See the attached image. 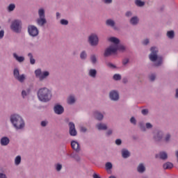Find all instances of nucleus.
I'll list each match as a JSON object with an SVG mask.
<instances>
[{"mask_svg":"<svg viewBox=\"0 0 178 178\" xmlns=\"http://www.w3.org/2000/svg\"><path fill=\"white\" fill-rule=\"evenodd\" d=\"M38 97L42 102H48V101H50L51 98H52V93H51V90L47 88H41L38 92Z\"/></svg>","mask_w":178,"mask_h":178,"instance_id":"nucleus-1","label":"nucleus"},{"mask_svg":"<svg viewBox=\"0 0 178 178\" xmlns=\"http://www.w3.org/2000/svg\"><path fill=\"white\" fill-rule=\"evenodd\" d=\"M24 79H26L24 74H22L17 78V80L20 81V83H23V81H24Z\"/></svg>","mask_w":178,"mask_h":178,"instance_id":"nucleus-31","label":"nucleus"},{"mask_svg":"<svg viewBox=\"0 0 178 178\" xmlns=\"http://www.w3.org/2000/svg\"><path fill=\"white\" fill-rule=\"evenodd\" d=\"M81 131H83V133H86L87 131V129L86 127H81Z\"/></svg>","mask_w":178,"mask_h":178,"instance_id":"nucleus-53","label":"nucleus"},{"mask_svg":"<svg viewBox=\"0 0 178 178\" xmlns=\"http://www.w3.org/2000/svg\"><path fill=\"white\" fill-rule=\"evenodd\" d=\"M143 115H147L148 114V109H143L142 110Z\"/></svg>","mask_w":178,"mask_h":178,"instance_id":"nucleus-43","label":"nucleus"},{"mask_svg":"<svg viewBox=\"0 0 178 178\" xmlns=\"http://www.w3.org/2000/svg\"><path fill=\"white\" fill-rule=\"evenodd\" d=\"M167 36L168 37V38H173L175 37V31H170L167 32Z\"/></svg>","mask_w":178,"mask_h":178,"instance_id":"nucleus-29","label":"nucleus"},{"mask_svg":"<svg viewBox=\"0 0 178 178\" xmlns=\"http://www.w3.org/2000/svg\"><path fill=\"white\" fill-rule=\"evenodd\" d=\"M93 178H101V177H99V175H98L97 174H93Z\"/></svg>","mask_w":178,"mask_h":178,"instance_id":"nucleus-55","label":"nucleus"},{"mask_svg":"<svg viewBox=\"0 0 178 178\" xmlns=\"http://www.w3.org/2000/svg\"><path fill=\"white\" fill-rule=\"evenodd\" d=\"M60 24H63V26H67V24H69V22H67V20L66 19H61Z\"/></svg>","mask_w":178,"mask_h":178,"instance_id":"nucleus-37","label":"nucleus"},{"mask_svg":"<svg viewBox=\"0 0 178 178\" xmlns=\"http://www.w3.org/2000/svg\"><path fill=\"white\" fill-rule=\"evenodd\" d=\"M35 74L40 81H42L44 79H47L49 76V72L48 71L43 72L41 71V69H38L35 71Z\"/></svg>","mask_w":178,"mask_h":178,"instance_id":"nucleus-7","label":"nucleus"},{"mask_svg":"<svg viewBox=\"0 0 178 178\" xmlns=\"http://www.w3.org/2000/svg\"><path fill=\"white\" fill-rule=\"evenodd\" d=\"M127 80L123 79V83H127Z\"/></svg>","mask_w":178,"mask_h":178,"instance_id":"nucleus-60","label":"nucleus"},{"mask_svg":"<svg viewBox=\"0 0 178 178\" xmlns=\"http://www.w3.org/2000/svg\"><path fill=\"white\" fill-rule=\"evenodd\" d=\"M121 79H122V76H121L120 74H114V76H113V79H114V80L118 81V80H120Z\"/></svg>","mask_w":178,"mask_h":178,"instance_id":"nucleus-34","label":"nucleus"},{"mask_svg":"<svg viewBox=\"0 0 178 178\" xmlns=\"http://www.w3.org/2000/svg\"><path fill=\"white\" fill-rule=\"evenodd\" d=\"M108 41H110V42H113V44H111V45H116V47H118V48H119L120 47H123V45L119 44V42H120V40H119V39L118 38L111 37V38H108Z\"/></svg>","mask_w":178,"mask_h":178,"instance_id":"nucleus-11","label":"nucleus"},{"mask_svg":"<svg viewBox=\"0 0 178 178\" xmlns=\"http://www.w3.org/2000/svg\"><path fill=\"white\" fill-rule=\"evenodd\" d=\"M124 49H126L124 46H120V47H118L116 45H111L105 50L104 55L106 58L108 56H111L112 54H116L117 51H124Z\"/></svg>","mask_w":178,"mask_h":178,"instance_id":"nucleus-4","label":"nucleus"},{"mask_svg":"<svg viewBox=\"0 0 178 178\" xmlns=\"http://www.w3.org/2000/svg\"><path fill=\"white\" fill-rule=\"evenodd\" d=\"M22 95L23 98H24L25 97H27V92H26L25 90H22Z\"/></svg>","mask_w":178,"mask_h":178,"instance_id":"nucleus-47","label":"nucleus"},{"mask_svg":"<svg viewBox=\"0 0 178 178\" xmlns=\"http://www.w3.org/2000/svg\"><path fill=\"white\" fill-rule=\"evenodd\" d=\"M126 16H127L128 17L131 16V12L129 11L126 13Z\"/></svg>","mask_w":178,"mask_h":178,"instance_id":"nucleus-56","label":"nucleus"},{"mask_svg":"<svg viewBox=\"0 0 178 178\" xmlns=\"http://www.w3.org/2000/svg\"><path fill=\"white\" fill-rule=\"evenodd\" d=\"M22 162V157L20 156H17L15 159V165H20V163Z\"/></svg>","mask_w":178,"mask_h":178,"instance_id":"nucleus-28","label":"nucleus"},{"mask_svg":"<svg viewBox=\"0 0 178 178\" xmlns=\"http://www.w3.org/2000/svg\"><path fill=\"white\" fill-rule=\"evenodd\" d=\"M138 172L139 173H143V172H145V167L143 163L139 164L138 166Z\"/></svg>","mask_w":178,"mask_h":178,"instance_id":"nucleus-20","label":"nucleus"},{"mask_svg":"<svg viewBox=\"0 0 178 178\" xmlns=\"http://www.w3.org/2000/svg\"><path fill=\"white\" fill-rule=\"evenodd\" d=\"M76 102V99L74 96H70L67 99V104L72 105V104H74Z\"/></svg>","mask_w":178,"mask_h":178,"instance_id":"nucleus-22","label":"nucleus"},{"mask_svg":"<svg viewBox=\"0 0 178 178\" xmlns=\"http://www.w3.org/2000/svg\"><path fill=\"white\" fill-rule=\"evenodd\" d=\"M106 24L107 26H110L111 27H115V21L112 19H107Z\"/></svg>","mask_w":178,"mask_h":178,"instance_id":"nucleus-24","label":"nucleus"},{"mask_svg":"<svg viewBox=\"0 0 178 178\" xmlns=\"http://www.w3.org/2000/svg\"><path fill=\"white\" fill-rule=\"evenodd\" d=\"M146 127H147V129H151L152 127V124H151V123H149V122H147L146 124Z\"/></svg>","mask_w":178,"mask_h":178,"instance_id":"nucleus-49","label":"nucleus"},{"mask_svg":"<svg viewBox=\"0 0 178 178\" xmlns=\"http://www.w3.org/2000/svg\"><path fill=\"white\" fill-rule=\"evenodd\" d=\"M151 54L149 56V58L152 62L155 63V66H161L162 65V57L158 56V49L156 47H152L150 49Z\"/></svg>","mask_w":178,"mask_h":178,"instance_id":"nucleus-2","label":"nucleus"},{"mask_svg":"<svg viewBox=\"0 0 178 178\" xmlns=\"http://www.w3.org/2000/svg\"><path fill=\"white\" fill-rule=\"evenodd\" d=\"M89 76H90V77H95V76H97V70L93 69L90 70Z\"/></svg>","mask_w":178,"mask_h":178,"instance_id":"nucleus-26","label":"nucleus"},{"mask_svg":"<svg viewBox=\"0 0 178 178\" xmlns=\"http://www.w3.org/2000/svg\"><path fill=\"white\" fill-rule=\"evenodd\" d=\"M61 169H62V165H60V164H57V165H56V170H57L58 172H59Z\"/></svg>","mask_w":178,"mask_h":178,"instance_id":"nucleus-40","label":"nucleus"},{"mask_svg":"<svg viewBox=\"0 0 178 178\" xmlns=\"http://www.w3.org/2000/svg\"><path fill=\"white\" fill-rule=\"evenodd\" d=\"M10 29L15 33H20L22 30V21L19 19H15L12 22Z\"/></svg>","mask_w":178,"mask_h":178,"instance_id":"nucleus-5","label":"nucleus"},{"mask_svg":"<svg viewBox=\"0 0 178 178\" xmlns=\"http://www.w3.org/2000/svg\"><path fill=\"white\" fill-rule=\"evenodd\" d=\"M110 98L112 101H118L119 99V93L115 90L111 91L110 92Z\"/></svg>","mask_w":178,"mask_h":178,"instance_id":"nucleus-12","label":"nucleus"},{"mask_svg":"<svg viewBox=\"0 0 178 178\" xmlns=\"http://www.w3.org/2000/svg\"><path fill=\"white\" fill-rule=\"evenodd\" d=\"M5 32L3 31H0V38H3Z\"/></svg>","mask_w":178,"mask_h":178,"instance_id":"nucleus-50","label":"nucleus"},{"mask_svg":"<svg viewBox=\"0 0 178 178\" xmlns=\"http://www.w3.org/2000/svg\"><path fill=\"white\" fill-rule=\"evenodd\" d=\"M156 158H160V159H168V154L165 152H161L159 154H156Z\"/></svg>","mask_w":178,"mask_h":178,"instance_id":"nucleus-15","label":"nucleus"},{"mask_svg":"<svg viewBox=\"0 0 178 178\" xmlns=\"http://www.w3.org/2000/svg\"><path fill=\"white\" fill-rule=\"evenodd\" d=\"M15 8H16L15 4H10L8 6V10H9V12H12L13 10H15Z\"/></svg>","mask_w":178,"mask_h":178,"instance_id":"nucleus-33","label":"nucleus"},{"mask_svg":"<svg viewBox=\"0 0 178 178\" xmlns=\"http://www.w3.org/2000/svg\"><path fill=\"white\" fill-rule=\"evenodd\" d=\"M155 74H152V75L149 76V79L151 80V81H154V80H155Z\"/></svg>","mask_w":178,"mask_h":178,"instance_id":"nucleus-41","label":"nucleus"},{"mask_svg":"<svg viewBox=\"0 0 178 178\" xmlns=\"http://www.w3.org/2000/svg\"><path fill=\"white\" fill-rule=\"evenodd\" d=\"M56 16H57V17H59L60 16V14H59V13H57Z\"/></svg>","mask_w":178,"mask_h":178,"instance_id":"nucleus-59","label":"nucleus"},{"mask_svg":"<svg viewBox=\"0 0 178 178\" xmlns=\"http://www.w3.org/2000/svg\"><path fill=\"white\" fill-rule=\"evenodd\" d=\"M10 122L15 129H23L24 127V121L19 115L15 114L11 115Z\"/></svg>","mask_w":178,"mask_h":178,"instance_id":"nucleus-3","label":"nucleus"},{"mask_svg":"<svg viewBox=\"0 0 178 178\" xmlns=\"http://www.w3.org/2000/svg\"><path fill=\"white\" fill-rule=\"evenodd\" d=\"M47 122L46 121H42L41 122V126H42V127H45V126H47Z\"/></svg>","mask_w":178,"mask_h":178,"instance_id":"nucleus-52","label":"nucleus"},{"mask_svg":"<svg viewBox=\"0 0 178 178\" xmlns=\"http://www.w3.org/2000/svg\"><path fill=\"white\" fill-rule=\"evenodd\" d=\"M173 164L170 162H167L163 165V169H172Z\"/></svg>","mask_w":178,"mask_h":178,"instance_id":"nucleus-23","label":"nucleus"},{"mask_svg":"<svg viewBox=\"0 0 178 178\" xmlns=\"http://www.w3.org/2000/svg\"><path fill=\"white\" fill-rule=\"evenodd\" d=\"M169 140H170V135L167 134L165 138V141L168 142V141H169Z\"/></svg>","mask_w":178,"mask_h":178,"instance_id":"nucleus-44","label":"nucleus"},{"mask_svg":"<svg viewBox=\"0 0 178 178\" xmlns=\"http://www.w3.org/2000/svg\"><path fill=\"white\" fill-rule=\"evenodd\" d=\"M123 65H127L129 63V59L126 58L122 61Z\"/></svg>","mask_w":178,"mask_h":178,"instance_id":"nucleus-51","label":"nucleus"},{"mask_svg":"<svg viewBox=\"0 0 178 178\" xmlns=\"http://www.w3.org/2000/svg\"><path fill=\"white\" fill-rule=\"evenodd\" d=\"M107 66H108V67H112V68H115L116 67V66H115L113 64L111 63H108L107 64Z\"/></svg>","mask_w":178,"mask_h":178,"instance_id":"nucleus-48","label":"nucleus"},{"mask_svg":"<svg viewBox=\"0 0 178 178\" xmlns=\"http://www.w3.org/2000/svg\"><path fill=\"white\" fill-rule=\"evenodd\" d=\"M39 19H37V23L39 26H43L47 23L45 19V11L43 8H40L38 10Z\"/></svg>","mask_w":178,"mask_h":178,"instance_id":"nucleus-6","label":"nucleus"},{"mask_svg":"<svg viewBox=\"0 0 178 178\" xmlns=\"http://www.w3.org/2000/svg\"><path fill=\"white\" fill-rule=\"evenodd\" d=\"M90 60L92 63H97V57H95V55H92L90 56Z\"/></svg>","mask_w":178,"mask_h":178,"instance_id":"nucleus-38","label":"nucleus"},{"mask_svg":"<svg viewBox=\"0 0 178 178\" xmlns=\"http://www.w3.org/2000/svg\"><path fill=\"white\" fill-rule=\"evenodd\" d=\"M71 147L72 149H74V151H80V145H79V143H77L76 141H72Z\"/></svg>","mask_w":178,"mask_h":178,"instance_id":"nucleus-14","label":"nucleus"},{"mask_svg":"<svg viewBox=\"0 0 178 178\" xmlns=\"http://www.w3.org/2000/svg\"><path fill=\"white\" fill-rule=\"evenodd\" d=\"M115 144H116L117 145H120V144H122V140H121L120 139H117V140H115Z\"/></svg>","mask_w":178,"mask_h":178,"instance_id":"nucleus-45","label":"nucleus"},{"mask_svg":"<svg viewBox=\"0 0 178 178\" xmlns=\"http://www.w3.org/2000/svg\"><path fill=\"white\" fill-rule=\"evenodd\" d=\"M28 32L31 37H37V35H38V29H37L35 26H29Z\"/></svg>","mask_w":178,"mask_h":178,"instance_id":"nucleus-8","label":"nucleus"},{"mask_svg":"<svg viewBox=\"0 0 178 178\" xmlns=\"http://www.w3.org/2000/svg\"><path fill=\"white\" fill-rule=\"evenodd\" d=\"M98 42H99L98 36L96 34H91L89 36V42L90 45H92V47L95 45H98Z\"/></svg>","mask_w":178,"mask_h":178,"instance_id":"nucleus-9","label":"nucleus"},{"mask_svg":"<svg viewBox=\"0 0 178 178\" xmlns=\"http://www.w3.org/2000/svg\"><path fill=\"white\" fill-rule=\"evenodd\" d=\"M76 161H80V158L76 159Z\"/></svg>","mask_w":178,"mask_h":178,"instance_id":"nucleus-61","label":"nucleus"},{"mask_svg":"<svg viewBox=\"0 0 178 178\" xmlns=\"http://www.w3.org/2000/svg\"><path fill=\"white\" fill-rule=\"evenodd\" d=\"M97 128L98 129V130H106V129H108L106 125L102 123L97 124Z\"/></svg>","mask_w":178,"mask_h":178,"instance_id":"nucleus-19","label":"nucleus"},{"mask_svg":"<svg viewBox=\"0 0 178 178\" xmlns=\"http://www.w3.org/2000/svg\"><path fill=\"white\" fill-rule=\"evenodd\" d=\"M28 56H29V58H30V63H31V65H34V63H35V59H34V58H33V54H32L31 53H29V54H28Z\"/></svg>","mask_w":178,"mask_h":178,"instance_id":"nucleus-27","label":"nucleus"},{"mask_svg":"<svg viewBox=\"0 0 178 178\" xmlns=\"http://www.w3.org/2000/svg\"><path fill=\"white\" fill-rule=\"evenodd\" d=\"M175 97L177 98H178V89L176 90V95H175Z\"/></svg>","mask_w":178,"mask_h":178,"instance_id":"nucleus-58","label":"nucleus"},{"mask_svg":"<svg viewBox=\"0 0 178 178\" xmlns=\"http://www.w3.org/2000/svg\"><path fill=\"white\" fill-rule=\"evenodd\" d=\"M130 23L131 24H137V23H138V18H137L136 17H134L131 19L130 20Z\"/></svg>","mask_w":178,"mask_h":178,"instance_id":"nucleus-25","label":"nucleus"},{"mask_svg":"<svg viewBox=\"0 0 178 178\" xmlns=\"http://www.w3.org/2000/svg\"><path fill=\"white\" fill-rule=\"evenodd\" d=\"M64 108L60 105H56L54 106V112L57 115H62V113L64 111Z\"/></svg>","mask_w":178,"mask_h":178,"instance_id":"nucleus-13","label":"nucleus"},{"mask_svg":"<svg viewBox=\"0 0 178 178\" xmlns=\"http://www.w3.org/2000/svg\"><path fill=\"white\" fill-rule=\"evenodd\" d=\"M95 118H96L97 120H102V119H104V115L97 111L95 113Z\"/></svg>","mask_w":178,"mask_h":178,"instance_id":"nucleus-18","label":"nucleus"},{"mask_svg":"<svg viewBox=\"0 0 178 178\" xmlns=\"http://www.w3.org/2000/svg\"><path fill=\"white\" fill-rule=\"evenodd\" d=\"M81 59H86V58H87V54L86 53V51H82L81 53Z\"/></svg>","mask_w":178,"mask_h":178,"instance_id":"nucleus-36","label":"nucleus"},{"mask_svg":"<svg viewBox=\"0 0 178 178\" xmlns=\"http://www.w3.org/2000/svg\"><path fill=\"white\" fill-rule=\"evenodd\" d=\"M135 3L137 6H144V1H141V0H136Z\"/></svg>","mask_w":178,"mask_h":178,"instance_id":"nucleus-30","label":"nucleus"},{"mask_svg":"<svg viewBox=\"0 0 178 178\" xmlns=\"http://www.w3.org/2000/svg\"><path fill=\"white\" fill-rule=\"evenodd\" d=\"M106 134H107L108 136H111V134H112V130H108V131H107Z\"/></svg>","mask_w":178,"mask_h":178,"instance_id":"nucleus-57","label":"nucleus"},{"mask_svg":"<svg viewBox=\"0 0 178 178\" xmlns=\"http://www.w3.org/2000/svg\"><path fill=\"white\" fill-rule=\"evenodd\" d=\"M122 154L123 158H129L130 156V152L127 149H122Z\"/></svg>","mask_w":178,"mask_h":178,"instance_id":"nucleus-21","label":"nucleus"},{"mask_svg":"<svg viewBox=\"0 0 178 178\" xmlns=\"http://www.w3.org/2000/svg\"><path fill=\"white\" fill-rule=\"evenodd\" d=\"M104 3H112V0H104Z\"/></svg>","mask_w":178,"mask_h":178,"instance_id":"nucleus-54","label":"nucleus"},{"mask_svg":"<svg viewBox=\"0 0 178 178\" xmlns=\"http://www.w3.org/2000/svg\"><path fill=\"white\" fill-rule=\"evenodd\" d=\"M155 140H156V141H159V140H161L162 138V132L159 131L157 133V136L154 137Z\"/></svg>","mask_w":178,"mask_h":178,"instance_id":"nucleus-32","label":"nucleus"},{"mask_svg":"<svg viewBox=\"0 0 178 178\" xmlns=\"http://www.w3.org/2000/svg\"><path fill=\"white\" fill-rule=\"evenodd\" d=\"M130 122H131V123H132L133 124H136V118H134V117H132V118L130 119Z\"/></svg>","mask_w":178,"mask_h":178,"instance_id":"nucleus-42","label":"nucleus"},{"mask_svg":"<svg viewBox=\"0 0 178 178\" xmlns=\"http://www.w3.org/2000/svg\"><path fill=\"white\" fill-rule=\"evenodd\" d=\"M149 43V40L148 39H146L143 42V45H147Z\"/></svg>","mask_w":178,"mask_h":178,"instance_id":"nucleus-46","label":"nucleus"},{"mask_svg":"<svg viewBox=\"0 0 178 178\" xmlns=\"http://www.w3.org/2000/svg\"><path fill=\"white\" fill-rule=\"evenodd\" d=\"M19 76V70L15 69L14 70V77H15V79H17Z\"/></svg>","mask_w":178,"mask_h":178,"instance_id":"nucleus-35","label":"nucleus"},{"mask_svg":"<svg viewBox=\"0 0 178 178\" xmlns=\"http://www.w3.org/2000/svg\"><path fill=\"white\" fill-rule=\"evenodd\" d=\"M69 127H70V136H77V131H76V127L74 125V123L70 122Z\"/></svg>","mask_w":178,"mask_h":178,"instance_id":"nucleus-10","label":"nucleus"},{"mask_svg":"<svg viewBox=\"0 0 178 178\" xmlns=\"http://www.w3.org/2000/svg\"><path fill=\"white\" fill-rule=\"evenodd\" d=\"M0 143L1 145H3V146L8 145V144H9L10 143L9 138L8 137L1 138Z\"/></svg>","mask_w":178,"mask_h":178,"instance_id":"nucleus-16","label":"nucleus"},{"mask_svg":"<svg viewBox=\"0 0 178 178\" xmlns=\"http://www.w3.org/2000/svg\"><path fill=\"white\" fill-rule=\"evenodd\" d=\"M106 169H112V163L109 162L106 163Z\"/></svg>","mask_w":178,"mask_h":178,"instance_id":"nucleus-39","label":"nucleus"},{"mask_svg":"<svg viewBox=\"0 0 178 178\" xmlns=\"http://www.w3.org/2000/svg\"><path fill=\"white\" fill-rule=\"evenodd\" d=\"M13 57L15 59H16V60H17V62L22 63L24 61V57L17 56L16 53L13 54Z\"/></svg>","mask_w":178,"mask_h":178,"instance_id":"nucleus-17","label":"nucleus"}]
</instances>
